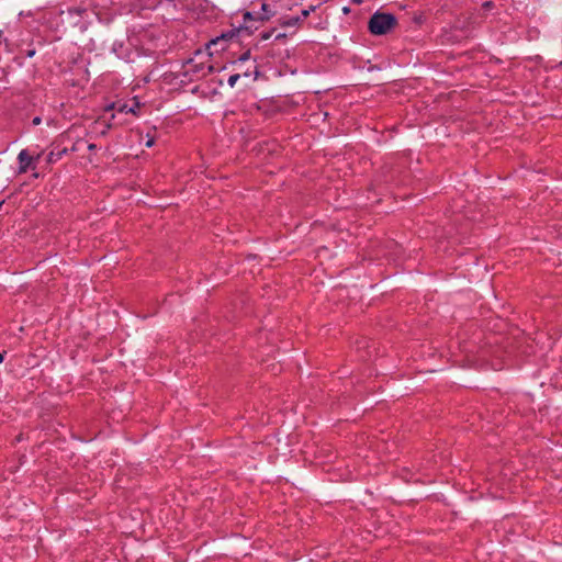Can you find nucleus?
I'll list each match as a JSON object with an SVG mask.
<instances>
[{
    "label": "nucleus",
    "instance_id": "1",
    "mask_svg": "<svg viewBox=\"0 0 562 562\" xmlns=\"http://www.w3.org/2000/svg\"><path fill=\"white\" fill-rule=\"evenodd\" d=\"M213 53H207L205 49H196L194 56L183 63V76L188 77L190 81L199 80L206 77L214 71V66L211 63Z\"/></svg>",
    "mask_w": 562,
    "mask_h": 562
},
{
    "label": "nucleus",
    "instance_id": "2",
    "mask_svg": "<svg viewBox=\"0 0 562 562\" xmlns=\"http://www.w3.org/2000/svg\"><path fill=\"white\" fill-rule=\"evenodd\" d=\"M396 24L397 20L394 14L376 11L368 22V30L373 35H384L392 31Z\"/></svg>",
    "mask_w": 562,
    "mask_h": 562
},
{
    "label": "nucleus",
    "instance_id": "3",
    "mask_svg": "<svg viewBox=\"0 0 562 562\" xmlns=\"http://www.w3.org/2000/svg\"><path fill=\"white\" fill-rule=\"evenodd\" d=\"M238 30H229L227 32H223L221 35H217L216 37L210 40L205 44V50L207 53L218 54L221 52L226 50L229 45L233 43L238 44Z\"/></svg>",
    "mask_w": 562,
    "mask_h": 562
},
{
    "label": "nucleus",
    "instance_id": "4",
    "mask_svg": "<svg viewBox=\"0 0 562 562\" xmlns=\"http://www.w3.org/2000/svg\"><path fill=\"white\" fill-rule=\"evenodd\" d=\"M265 21H268L267 14H255V12L246 11L243 15V24L237 29L238 34L241 31H247L250 34L254 30H258L259 24Z\"/></svg>",
    "mask_w": 562,
    "mask_h": 562
},
{
    "label": "nucleus",
    "instance_id": "5",
    "mask_svg": "<svg viewBox=\"0 0 562 562\" xmlns=\"http://www.w3.org/2000/svg\"><path fill=\"white\" fill-rule=\"evenodd\" d=\"M40 159V155H37L36 157H33L29 154V150L27 149H22L19 155H18V162H19V168H18V172L19 173H25L27 172L30 169H35V162Z\"/></svg>",
    "mask_w": 562,
    "mask_h": 562
},
{
    "label": "nucleus",
    "instance_id": "6",
    "mask_svg": "<svg viewBox=\"0 0 562 562\" xmlns=\"http://www.w3.org/2000/svg\"><path fill=\"white\" fill-rule=\"evenodd\" d=\"M240 74H241V77H245V78H250L252 76L254 80H256L259 75L256 60H254L252 65L250 67H247Z\"/></svg>",
    "mask_w": 562,
    "mask_h": 562
},
{
    "label": "nucleus",
    "instance_id": "7",
    "mask_svg": "<svg viewBox=\"0 0 562 562\" xmlns=\"http://www.w3.org/2000/svg\"><path fill=\"white\" fill-rule=\"evenodd\" d=\"M300 22H302V18L301 16H291V18H288L285 19L283 22H282V25L283 26H295L297 25Z\"/></svg>",
    "mask_w": 562,
    "mask_h": 562
},
{
    "label": "nucleus",
    "instance_id": "8",
    "mask_svg": "<svg viewBox=\"0 0 562 562\" xmlns=\"http://www.w3.org/2000/svg\"><path fill=\"white\" fill-rule=\"evenodd\" d=\"M255 14H267L268 15V20H269L273 15V12L270 9L269 4L262 2L260 11L259 12H255Z\"/></svg>",
    "mask_w": 562,
    "mask_h": 562
},
{
    "label": "nucleus",
    "instance_id": "9",
    "mask_svg": "<svg viewBox=\"0 0 562 562\" xmlns=\"http://www.w3.org/2000/svg\"><path fill=\"white\" fill-rule=\"evenodd\" d=\"M66 151H67L66 149H63V150L57 151V153H54V151L49 153L48 159H47L48 162H56L57 160H59L63 157V155Z\"/></svg>",
    "mask_w": 562,
    "mask_h": 562
},
{
    "label": "nucleus",
    "instance_id": "10",
    "mask_svg": "<svg viewBox=\"0 0 562 562\" xmlns=\"http://www.w3.org/2000/svg\"><path fill=\"white\" fill-rule=\"evenodd\" d=\"M250 58V49L244 52L236 60L233 61V65H241Z\"/></svg>",
    "mask_w": 562,
    "mask_h": 562
},
{
    "label": "nucleus",
    "instance_id": "11",
    "mask_svg": "<svg viewBox=\"0 0 562 562\" xmlns=\"http://www.w3.org/2000/svg\"><path fill=\"white\" fill-rule=\"evenodd\" d=\"M87 9L86 8H81V7H76V8H70L68 10V12L70 14H77V15H82L83 13H86Z\"/></svg>",
    "mask_w": 562,
    "mask_h": 562
},
{
    "label": "nucleus",
    "instance_id": "12",
    "mask_svg": "<svg viewBox=\"0 0 562 562\" xmlns=\"http://www.w3.org/2000/svg\"><path fill=\"white\" fill-rule=\"evenodd\" d=\"M315 5H310L307 9L302 10L300 15L302 18V21L306 19L311 14V12L315 11Z\"/></svg>",
    "mask_w": 562,
    "mask_h": 562
},
{
    "label": "nucleus",
    "instance_id": "13",
    "mask_svg": "<svg viewBox=\"0 0 562 562\" xmlns=\"http://www.w3.org/2000/svg\"><path fill=\"white\" fill-rule=\"evenodd\" d=\"M240 77H241V74H239V72H236V74L232 75V76L228 78V81H227V82H228V85H229V87H231V88H233V87L236 85L237 80H238Z\"/></svg>",
    "mask_w": 562,
    "mask_h": 562
},
{
    "label": "nucleus",
    "instance_id": "14",
    "mask_svg": "<svg viewBox=\"0 0 562 562\" xmlns=\"http://www.w3.org/2000/svg\"><path fill=\"white\" fill-rule=\"evenodd\" d=\"M274 30H271V31H263L259 34V37H260V41H267L271 37L272 33H273Z\"/></svg>",
    "mask_w": 562,
    "mask_h": 562
},
{
    "label": "nucleus",
    "instance_id": "15",
    "mask_svg": "<svg viewBox=\"0 0 562 562\" xmlns=\"http://www.w3.org/2000/svg\"><path fill=\"white\" fill-rule=\"evenodd\" d=\"M119 112H125V113L132 112V113H135L134 108H128L126 104L120 105Z\"/></svg>",
    "mask_w": 562,
    "mask_h": 562
},
{
    "label": "nucleus",
    "instance_id": "16",
    "mask_svg": "<svg viewBox=\"0 0 562 562\" xmlns=\"http://www.w3.org/2000/svg\"><path fill=\"white\" fill-rule=\"evenodd\" d=\"M482 7L485 9V10H492L494 8V2L488 0V1H485L483 2Z\"/></svg>",
    "mask_w": 562,
    "mask_h": 562
},
{
    "label": "nucleus",
    "instance_id": "17",
    "mask_svg": "<svg viewBox=\"0 0 562 562\" xmlns=\"http://www.w3.org/2000/svg\"><path fill=\"white\" fill-rule=\"evenodd\" d=\"M35 54H36L35 48H32V49H27V50H26L25 56H26L27 58H32Z\"/></svg>",
    "mask_w": 562,
    "mask_h": 562
},
{
    "label": "nucleus",
    "instance_id": "18",
    "mask_svg": "<svg viewBox=\"0 0 562 562\" xmlns=\"http://www.w3.org/2000/svg\"><path fill=\"white\" fill-rule=\"evenodd\" d=\"M109 128H111V123H105L104 128L100 132V134L105 135Z\"/></svg>",
    "mask_w": 562,
    "mask_h": 562
},
{
    "label": "nucleus",
    "instance_id": "19",
    "mask_svg": "<svg viewBox=\"0 0 562 562\" xmlns=\"http://www.w3.org/2000/svg\"><path fill=\"white\" fill-rule=\"evenodd\" d=\"M42 122V119L40 116H35L33 120H32V124L33 125H38L41 124Z\"/></svg>",
    "mask_w": 562,
    "mask_h": 562
},
{
    "label": "nucleus",
    "instance_id": "20",
    "mask_svg": "<svg viewBox=\"0 0 562 562\" xmlns=\"http://www.w3.org/2000/svg\"><path fill=\"white\" fill-rule=\"evenodd\" d=\"M97 148H98V147H97V145H95V144H93V143H91V144H89V145H88V149H89L90 151H94V150H97Z\"/></svg>",
    "mask_w": 562,
    "mask_h": 562
},
{
    "label": "nucleus",
    "instance_id": "21",
    "mask_svg": "<svg viewBox=\"0 0 562 562\" xmlns=\"http://www.w3.org/2000/svg\"><path fill=\"white\" fill-rule=\"evenodd\" d=\"M155 140L154 138H149L147 142H146V147H151L154 145Z\"/></svg>",
    "mask_w": 562,
    "mask_h": 562
},
{
    "label": "nucleus",
    "instance_id": "22",
    "mask_svg": "<svg viewBox=\"0 0 562 562\" xmlns=\"http://www.w3.org/2000/svg\"><path fill=\"white\" fill-rule=\"evenodd\" d=\"M283 37H285V34H283V33H279V34L276 35V40H280V38H283Z\"/></svg>",
    "mask_w": 562,
    "mask_h": 562
},
{
    "label": "nucleus",
    "instance_id": "23",
    "mask_svg": "<svg viewBox=\"0 0 562 562\" xmlns=\"http://www.w3.org/2000/svg\"><path fill=\"white\" fill-rule=\"evenodd\" d=\"M4 355H5V351L0 352V363H2V362H3V360H4Z\"/></svg>",
    "mask_w": 562,
    "mask_h": 562
},
{
    "label": "nucleus",
    "instance_id": "24",
    "mask_svg": "<svg viewBox=\"0 0 562 562\" xmlns=\"http://www.w3.org/2000/svg\"><path fill=\"white\" fill-rule=\"evenodd\" d=\"M3 42H4V45L8 46V40L4 38Z\"/></svg>",
    "mask_w": 562,
    "mask_h": 562
},
{
    "label": "nucleus",
    "instance_id": "25",
    "mask_svg": "<svg viewBox=\"0 0 562 562\" xmlns=\"http://www.w3.org/2000/svg\"><path fill=\"white\" fill-rule=\"evenodd\" d=\"M167 1L170 2V3H175L176 2V0H167Z\"/></svg>",
    "mask_w": 562,
    "mask_h": 562
}]
</instances>
